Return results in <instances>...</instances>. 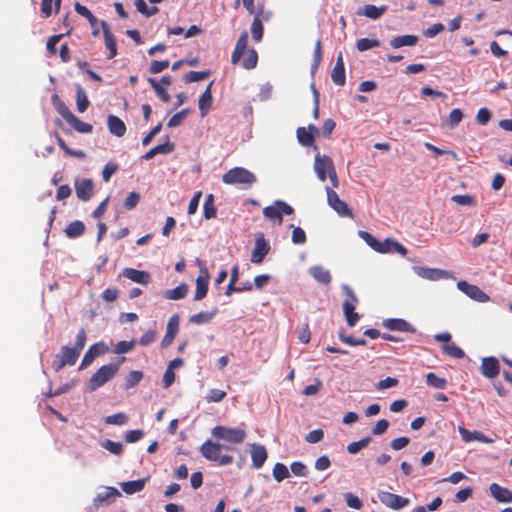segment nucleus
<instances>
[{"label": "nucleus", "mask_w": 512, "mask_h": 512, "mask_svg": "<svg viewBox=\"0 0 512 512\" xmlns=\"http://www.w3.org/2000/svg\"><path fill=\"white\" fill-rule=\"evenodd\" d=\"M359 236L378 253H398L402 256L407 254V249L394 239L387 238L384 241H379L367 231H359Z\"/></svg>", "instance_id": "f257e3e1"}, {"label": "nucleus", "mask_w": 512, "mask_h": 512, "mask_svg": "<svg viewBox=\"0 0 512 512\" xmlns=\"http://www.w3.org/2000/svg\"><path fill=\"white\" fill-rule=\"evenodd\" d=\"M222 449L232 450L231 446L222 445L211 440L205 441L200 447L201 455L208 461L216 462L219 466H227L233 463L234 457L228 454H221Z\"/></svg>", "instance_id": "f03ea898"}, {"label": "nucleus", "mask_w": 512, "mask_h": 512, "mask_svg": "<svg viewBox=\"0 0 512 512\" xmlns=\"http://www.w3.org/2000/svg\"><path fill=\"white\" fill-rule=\"evenodd\" d=\"M222 182L227 185H239L249 188L257 182L256 175L244 167H234L222 175Z\"/></svg>", "instance_id": "7ed1b4c3"}, {"label": "nucleus", "mask_w": 512, "mask_h": 512, "mask_svg": "<svg viewBox=\"0 0 512 512\" xmlns=\"http://www.w3.org/2000/svg\"><path fill=\"white\" fill-rule=\"evenodd\" d=\"M314 170L320 181H325L328 177L333 188H337L339 186L337 173L331 157L316 154Z\"/></svg>", "instance_id": "20e7f679"}, {"label": "nucleus", "mask_w": 512, "mask_h": 512, "mask_svg": "<svg viewBox=\"0 0 512 512\" xmlns=\"http://www.w3.org/2000/svg\"><path fill=\"white\" fill-rule=\"evenodd\" d=\"M120 364L110 363L101 366L89 379L87 387L89 391H95L111 380L119 371Z\"/></svg>", "instance_id": "39448f33"}, {"label": "nucleus", "mask_w": 512, "mask_h": 512, "mask_svg": "<svg viewBox=\"0 0 512 512\" xmlns=\"http://www.w3.org/2000/svg\"><path fill=\"white\" fill-rule=\"evenodd\" d=\"M211 434L219 440H223L232 445L242 444L246 439V431L242 428H230L226 426H215Z\"/></svg>", "instance_id": "423d86ee"}, {"label": "nucleus", "mask_w": 512, "mask_h": 512, "mask_svg": "<svg viewBox=\"0 0 512 512\" xmlns=\"http://www.w3.org/2000/svg\"><path fill=\"white\" fill-rule=\"evenodd\" d=\"M293 212L294 209L292 206L282 200H276L272 205L263 209V215L267 219L277 221L279 224H281L283 221V214L291 215Z\"/></svg>", "instance_id": "0eeeda50"}, {"label": "nucleus", "mask_w": 512, "mask_h": 512, "mask_svg": "<svg viewBox=\"0 0 512 512\" xmlns=\"http://www.w3.org/2000/svg\"><path fill=\"white\" fill-rule=\"evenodd\" d=\"M80 355V352L75 348L68 346L62 347L61 354L56 355L52 362V367L56 372H59L65 365H74Z\"/></svg>", "instance_id": "6e6552de"}, {"label": "nucleus", "mask_w": 512, "mask_h": 512, "mask_svg": "<svg viewBox=\"0 0 512 512\" xmlns=\"http://www.w3.org/2000/svg\"><path fill=\"white\" fill-rule=\"evenodd\" d=\"M327 202L329 206L342 217H353L352 210L342 201L338 194L330 187H326Z\"/></svg>", "instance_id": "1a4fd4ad"}, {"label": "nucleus", "mask_w": 512, "mask_h": 512, "mask_svg": "<svg viewBox=\"0 0 512 512\" xmlns=\"http://www.w3.org/2000/svg\"><path fill=\"white\" fill-rule=\"evenodd\" d=\"M378 498L383 505L392 510H400L410 503L408 498L387 491H379Z\"/></svg>", "instance_id": "9d476101"}, {"label": "nucleus", "mask_w": 512, "mask_h": 512, "mask_svg": "<svg viewBox=\"0 0 512 512\" xmlns=\"http://www.w3.org/2000/svg\"><path fill=\"white\" fill-rule=\"evenodd\" d=\"M457 288L467 295L469 298L485 303L489 301V296L483 292L478 286L468 283L467 281L461 280L457 283Z\"/></svg>", "instance_id": "9b49d317"}, {"label": "nucleus", "mask_w": 512, "mask_h": 512, "mask_svg": "<svg viewBox=\"0 0 512 512\" xmlns=\"http://www.w3.org/2000/svg\"><path fill=\"white\" fill-rule=\"evenodd\" d=\"M209 272L206 267L200 268V275L196 279V291L194 294V300L200 301L206 297L209 285Z\"/></svg>", "instance_id": "f8f14e48"}, {"label": "nucleus", "mask_w": 512, "mask_h": 512, "mask_svg": "<svg viewBox=\"0 0 512 512\" xmlns=\"http://www.w3.org/2000/svg\"><path fill=\"white\" fill-rule=\"evenodd\" d=\"M108 351V347L103 342H97L89 347L84 354L80 364V369H84L92 364L97 356L103 355Z\"/></svg>", "instance_id": "ddd939ff"}, {"label": "nucleus", "mask_w": 512, "mask_h": 512, "mask_svg": "<svg viewBox=\"0 0 512 512\" xmlns=\"http://www.w3.org/2000/svg\"><path fill=\"white\" fill-rule=\"evenodd\" d=\"M179 322H180V318L177 314L170 317V319L167 323L166 333L161 340L162 348H167L168 346H170L172 344V342L179 330Z\"/></svg>", "instance_id": "4468645a"}, {"label": "nucleus", "mask_w": 512, "mask_h": 512, "mask_svg": "<svg viewBox=\"0 0 512 512\" xmlns=\"http://www.w3.org/2000/svg\"><path fill=\"white\" fill-rule=\"evenodd\" d=\"M480 371L481 374L488 379L495 378L500 372L499 361L493 356L484 357L482 359Z\"/></svg>", "instance_id": "2eb2a0df"}, {"label": "nucleus", "mask_w": 512, "mask_h": 512, "mask_svg": "<svg viewBox=\"0 0 512 512\" xmlns=\"http://www.w3.org/2000/svg\"><path fill=\"white\" fill-rule=\"evenodd\" d=\"M75 191L81 201H88L93 196V182L89 178L76 179Z\"/></svg>", "instance_id": "dca6fc26"}, {"label": "nucleus", "mask_w": 512, "mask_h": 512, "mask_svg": "<svg viewBox=\"0 0 512 512\" xmlns=\"http://www.w3.org/2000/svg\"><path fill=\"white\" fill-rule=\"evenodd\" d=\"M382 326L390 331L415 333V327L408 321L400 318H390L383 321Z\"/></svg>", "instance_id": "f3484780"}, {"label": "nucleus", "mask_w": 512, "mask_h": 512, "mask_svg": "<svg viewBox=\"0 0 512 512\" xmlns=\"http://www.w3.org/2000/svg\"><path fill=\"white\" fill-rule=\"evenodd\" d=\"M318 132V128L313 124L308 125L307 129L305 127H299L296 131L297 139L301 145L310 147L314 144L315 134Z\"/></svg>", "instance_id": "a211bd4d"}, {"label": "nucleus", "mask_w": 512, "mask_h": 512, "mask_svg": "<svg viewBox=\"0 0 512 512\" xmlns=\"http://www.w3.org/2000/svg\"><path fill=\"white\" fill-rule=\"evenodd\" d=\"M250 453L253 467L256 469L261 468L268 457L266 448L260 444H251Z\"/></svg>", "instance_id": "6ab92c4d"}, {"label": "nucleus", "mask_w": 512, "mask_h": 512, "mask_svg": "<svg viewBox=\"0 0 512 512\" xmlns=\"http://www.w3.org/2000/svg\"><path fill=\"white\" fill-rule=\"evenodd\" d=\"M122 275L135 283L143 285H147L151 279V276L148 272L134 268L123 269Z\"/></svg>", "instance_id": "aec40b11"}, {"label": "nucleus", "mask_w": 512, "mask_h": 512, "mask_svg": "<svg viewBox=\"0 0 512 512\" xmlns=\"http://www.w3.org/2000/svg\"><path fill=\"white\" fill-rule=\"evenodd\" d=\"M269 249L270 247L263 237L257 238L251 256V262L255 264L262 263L263 259L268 254Z\"/></svg>", "instance_id": "412c9836"}, {"label": "nucleus", "mask_w": 512, "mask_h": 512, "mask_svg": "<svg viewBox=\"0 0 512 512\" xmlns=\"http://www.w3.org/2000/svg\"><path fill=\"white\" fill-rule=\"evenodd\" d=\"M101 26L103 29V36L105 40V46L109 50L108 59H112L117 55V43L110 31V27L108 23L104 20L101 21Z\"/></svg>", "instance_id": "4be33fe9"}, {"label": "nucleus", "mask_w": 512, "mask_h": 512, "mask_svg": "<svg viewBox=\"0 0 512 512\" xmlns=\"http://www.w3.org/2000/svg\"><path fill=\"white\" fill-rule=\"evenodd\" d=\"M331 78L334 84L343 86L346 81L345 67L343 62V56L340 52L337 56L335 66L333 67Z\"/></svg>", "instance_id": "5701e85b"}, {"label": "nucleus", "mask_w": 512, "mask_h": 512, "mask_svg": "<svg viewBox=\"0 0 512 512\" xmlns=\"http://www.w3.org/2000/svg\"><path fill=\"white\" fill-rule=\"evenodd\" d=\"M121 493L115 487H106L105 493H99L93 499V506L95 509L107 504L110 500L120 497Z\"/></svg>", "instance_id": "b1692460"}, {"label": "nucleus", "mask_w": 512, "mask_h": 512, "mask_svg": "<svg viewBox=\"0 0 512 512\" xmlns=\"http://www.w3.org/2000/svg\"><path fill=\"white\" fill-rule=\"evenodd\" d=\"M387 11V6L382 5L377 7L373 4H367L364 7L358 9L357 15L365 16L372 20L379 19Z\"/></svg>", "instance_id": "393cba45"}, {"label": "nucleus", "mask_w": 512, "mask_h": 512, "mask_svg": "<svg viewBox=\"0 0 512 512\" xmlns=\"http://www.w3.org/2000/svg\"><path fill=\"white\" fill-rule=\"evenodd\" d=\"M458 431L464 442L479 441L482 443H492L493 439L488 438L480 431H469L464 427H458Z\"/></svg>", "instance_id": "a878e982"}, {"label": "nucleus", "mask_w": 512, "mask_h": 512, "mask_svg": "<svg viewBox=\"0 0 512 512\" xmlns=\"http://www.w3.org/2000/svg\"><path fill=\"white\" fill-rule=\"evenodd\" d=\"M491 495L498 501L504 503L512 502V491L508 488L502 487L497 483H492L489 487Z\"/></svg>", "instance_id": "bb28decb"}, {"label": "nucleus", "mask_w": 512, "mask_h": 512, "mask_svg": "<svg viewBox=\"0 0 512 512\" xmlns=\"http://www.w3.org/2000/svg\"><path fill=\"white\" fill-rule=\"evenodd\" d=\"M247 43H248V33L246 31H244L238 38L235 48H234V51H233V54H232V57H231V62L233 65L237 64L240 61L241 57L243 56V54L247 48Z\"/></svg>", "instance_id": "cd10ccee"}, {"label": "nucleus", "mask_w": 512, "mask_h": 512, "mask_svg": "<svg viewBox=\"0 0 512 512\" xmlns=\"http://www.w3.org/2000/svg\"><path fill=\"white\" fill-rule=\"evenodd\" d=\"M109 132L116 137L124 136L126 132L125 123L115 115H109L107 119Z\"/></svg>", "instance_id": "c85d7f7f"}, {"label": "nucleus", "mask_w": 512, "mask_h": 512, "mask_svg": "<svg viewBox=\"0 0 512 512\" xmlns=\"http://www.w3.org/2000/svg\"><path fill=\"white\" fill-rule=\"evenodd\" d=\"M212 85H213V82H211L206 87V89L204 90V92L202 93V95L200 96V98L198 100V106H199L202 116H205L207 114V112L209 111V109L211 108V105H212V100H213Z\"/></svg>", "instance_id": "c756f323"}, {"label": "nucleus", "mask_w": 512, "mask_h": 512, "mask_svg": "<svg viewBox=\"0 0 512 512\" xmlns=\"http://www.w3.org/2000/svg\"><path fill=\"white\" fill-rule=\"evenodd\" d=\"M175 149V145L170 141H166L163 144H158L151 148L148 152L143 155L145 160H150L154 158L157 154H169L173 152Z\"/></svg>", "instance_id": "7c9ffc66"}, {"label": "nucleus", "mask_w": 512, "mask_h": 512, "mask_svg": "<svg viewBox=\"0 0 512 512\" xmlns=\"http://www.w3.org/2000/svg\"><path fill=\"white\" fill-rule=\"evenodd\" d=\"M309 274L320 284L328 285L331 282L330 272L322 266L316 265L309 269Z\"/></svg>", "instance_id": "2f4dec72"}, {"label": "nucleus", "mask_w": 512, "mask_h": 512, "mask_svg": "<svg viewBox=\"0 0 512 512\" xmlns=\"http://www.w3.org/2000/svg\"><path fill=\"white\" fill-rule=\"evenodd\" d=\"M418 40L419 38L416 35H401L391 39L390 45L392 48L398 49L403 46H414Z\"/></svg>", "instance_id": "473e14b6"}, {"label": "nucleus", "mask_w": 512, "mask_h": 512, "mask_svg": "<svg viewBox=\"0 0 512 512\" xmlns=\"http://www.w3.org/2000/svg\"><path fill=\"white\" fill-rule=\"evenodd\" d=\"M147 480L148 478L138 479L134 481H126L120 483V486L126 494L131 495L142 491L145 487Z\"/></svg>", "instance_id": "72a5a7b5"}, {"label": "nucleus", "mask_w": 512, "mask_h": 512, "mask_svg": "<svg viewBox=\"0 0 512 512\" xmlns=\"http://www.w3.org/2000/svg\"><path fill=\"white\" fill-rule=\"evenodd\" d=\"M85 232V224L80 220H75L67 225L65 234L68 238L73 239L80 237Z\"/></svg>", "instance_id": "f704fd0d"}, {"label": "nucleus", "mask_w": 512, "mask_h": 512, "mask_svg": "<svg viewBox=\"0 0 512 512\" xmlns=\"http://www.w3.org/2000/svg\"><path fill=\"white\" fill-rule=\"evenodd\" d=\"M188 294V285L181 283L174 289L166 290L163 294L164 298L169 300H180L186 297Z\"/></svg>", "instance_id": "c9c22d12"}, {"label": "nucleus", "mask_w": 512, "mask_h": 512, "mask_svg": "<svg viewBox=\"0 0 512 512\" xmlns=\"http://www.w3.org/2000/svg\"><path fill=\"white\" fill-rule=\"evenodd\" d=\"M416 272L420 277L433 281L442 278L445 274L444 270L426 267H417Z\"/></svg>", "instance_id": "e433bc0d"}, {"label": "nucleus", "mask_w": 512, "mask_h": 512, "mask_svg": "<svg viewBox=\"0 0 512 512\" xmlns=\"http://www.w3.org/2000/svg\"><path fill=\"white\" fill-rule=\"evenodd\" d=\"M89 104L90 102L85 89L81 85H76V106L78 112H85Z\"/></svg>", "instance_id": "4c0bfd02"}, {"label": "nucleus", "mask_w": 512, "mask_h": 512, "mask_svg": "<svg viewBox=\"0 0 512 512\" xmlns=\"http://www.w3.org/2000/svg\"><path fill=\"white\" fill-rule=\"evenodd\" d=\"M52 104L55 110L66 120V122L70 119L73 113L67 107V105L60 99L57 94H53L51 97Z\"/></svg>", "instance_id": "58836bf2"}, {"label": "nucleus", "mask_w": 512, "mask_h": 512, "mask_svg": "<svg viewBox=\"0 0 512 512\" xmlns=\"http://www.w3.org/2000/svg\"><path fill=\"white\" fill-rule=\"evenodd\" d=\"M55 137H56L58 146L63 150L65 155L79 158V159H84L86 157V153L84 151L73 150V149L69 148L67 146V144L65 143L64 139L59 135L58 132L55 133Z\"/></svg>", "instance_id": "ea45409f"}, {"label": "nucleus", "mask_w": 512, "mask_h": 512, "mask_svg": "<svg viewBox=\"0 0 512 512\" xmlns=\"http://www.w3.org/2000/svg\"><path fill=\"white\" fill-rule=\"evenodd\" d=\"M355 307L356 306H352V304L350 303H343L344 316L346 318L348 326L350 327L355 326L360 319L359 314L355 312Z\"/></svg>", "instance_id": "a19ab883"}, {"label": "nucleus", "mask_w": 512, "mask_h": 512, "mask_svg": "<svg viewBox=\"0 0 512 512\" xmlns=\"http://www.w3.org/2000/svg\"><path fill=\"white\" fill-rule=\"evenodd\" d=\"M216 313H217V308H214L211 312L202 311V312L192 315L190 317L189 321L191 323L197 324V325L209 323L214 318Z\"/></svg>", "instance_id": "79ce46f5"}, {"label": "nucleus", "mask_w": 512, "mask_h": 512, "mask_svg": "<svg viewBox=\"0 0 512 512\" xmlns=\"http://www.w3.org/2000/svg\"><path fill=\"white\" fill-rule=\"evenodd\" d=\"M67 123L79 133H91L93 130V126L91 124L83 122L74 114L70 117Z\"/></svg>", "instance_id": "37998d69"}, {"label": "nucleus", "mask_w": 512, "mask_h": 512, "mask_svg": "<svg viewBox=\"0 0 512 512\" xmlns=\"http://www.w3.org/2000/svg\"><path fill=\"white\" fill-rule=\"evenodd\" d=\"M261 12L262 11H258L255 14L252 25H251V33H252V37L255 41H260L263 37L264 28H263L262 21L260 19Z\"/></svg>", "instance_id": "c03bdc74"}, {"label": "nucleus", "mask_w": 512, "mask_h": 512, "mask_svg": "<svg viewBox=\"0 0 512 512\" xmlns=\"http://www.w3.org/2000/svg\"><path fill=\"white\" fill-rule=\"evenodd\" d=\"M442 351L445 355L455 359H462L465 356L464 351L459 346L452 342L443 344Z\"/></svg>", "instance_id": "a18cd8bd"}, {"label": "nucleus", "mask_w": 512, "mask_h": 512, "mask_svg": "<svg viewBox=\"0 0 512 512\" xmlns=\"http://www.w3.org/2000/svg\"><path fill=\"white\" fill-rule=\"evenodd\" d=\"M216 207L214 203V196L209 194L206 196L203 204V214L206 219H212L216 216Z\"/></svg>", "instance_id": "49530a36"}, {"label": "nucleus", "mask_w": 512, "mask_h": 512, "mask_svg": "<svg viewBox=\"0 0 512 512\" xmlns=\"http://www.w3.org/2000/svg\"><path fill=\"white\" fill-rule=\"evenodd\" d=\"M149 84L156 92L157 96L165 103L170 102L171 97L169 93L166 91L165 87L161 85V83H158V81L154 78L148 79Z\"/></svg>", "instance_id": "de8ad7c7"}, {"label": "nucleus", "mask_w": 512, "mask_h": 512, "mask_svg": "<svg viewBox=\"0 0 512 512\" xmlns=\"http://www.w3.org/2000/svg\"><path fill=\"white\" fill-rule=\"evenodd\" d=\"M426 382L429 386L436 389H445L447 381L445 378L437 376L435 373L430 372L426 375Z\"/></svg>", "instance_id": "09e8293b"}, {"label": "nucleus", "mask_w": 512, "mask_h": 512, "mask_svg": "<svg viewBox=\"0 0 512 512\" xmlns=\"http://www.w3.org/2000/svg\"><path fill=\"white\" fill-rule=\"evenodd\" d=\"M74 9L79 15L86 18L90 25H96L98 23V19L91 13V11L86 6L80 4L79 2H76Z\"/></svg>", "instance_id": "8fccbe9b"}, {"label": "nucleus", "mask_w": 512, "mask_h": 512, "mask_svg": "<svg viewBox=\"0 0 512 512\" xmlns=\"http://www.w3.org/2000/svg\"><path fill=\"white\" fill-rule=\"evenodd\" d=\"M380 44V41L377 39L361 38L357 40L356 48L358 51L363 52L375 47H379Z\"/></svg>", "instance_id": "3c124183"}, {"label": "nucleus", "mask_w": 512, "mask_h": 512, "mask_svg": "<svg viewBox=\"0 0 512 512\" xmlns=\"http://www.w3.org/2000/svg\"><path fill=\"white\" fill-rule=\"evenodd\" d=\"M272 475L277 482H281L289 477V470L283 463H276L272 470Z\"/></svg>", "instance_id": "603ef678"}, {"label": "nucleus", "mask_w": 512, "mask_h": 512, "mask_svg": "<svg viewBox=\"0 0 512 512\" xmlns=\"http://www.w3.org/2000/svg\"><path fill=\"white\" fill-rule=\"evenodd\" d=\"M136 341L134 339L130 341H119L113 347V353L124 354L132 351L135 348Z\"/></svg>", "instance_id": "864d4df0"}, {"label": "nucleus", "mask_w": 512, "mask_h": 512, "mask_svg": "<svg viewBox=\"0 0 512 512\" xmlns=\"http://www.w3.org/2000/svg\"><path fill=\"white\" fill-rule=\"evenodd\" d=\"M143 372L139 370H133L131 371L125 380V388L131 389L135 387L142 379H143Z\"/></svg>", "instance_id": "5fc2aeb1"}, {"label": "nucleus", "mask_w": 512, "mask_h": 512, "mask_svg": "<svg viewBox=\"0 0 512 512\" xmlns=\"http://www.w3.org/2000/svg\"><path fill=\"white\" fill-rule=\"evenodd\" d=\"M257 62H258L257 52L254 49H250V50H248L245 58L243 59L242 67L247 70L253 69L256 67Z\"/></svg>", "instance_id": "6e6d98bb"}, {"label": "nucleus", "mask_w": 512, "mask_h": 512, "mask_svg": "<svg viewBox=\"0 0 512 512\" xmlns=\"http://www.w3.org/2000/svg\"><path fill=\"white\" fill-rule=\"evenodd\" d=\"M210 75V71H189L184 76V81L186 83L199 82L205 80Z\"/></svg>", "instance_id": "4d7b16f0"}, {"label": "nucleus", "mask_w": 512, "mask_h": 512, "mask_svg": "<svg viewBox=\"0 0 512 512\" xmlns=\"http://www.w3.org/2000/svg\"><path fill=\"white\" fill-rule=\"evenodd\" d=\"M370 442H371V437H364V438L360 439L359 441L352 442V443L348 444L347 451L350 454H356L361 449L367 447Z\"/></svg>", "instance_id": "13d9d810"}, {"label": "nucleus", "mask_w": 512, "mask_h": 512, "mask_svg": "<svg viewBox=\"0 0 512 512\" xmlns=\"http://www.w3.org/2000/svg\"><path fill=\"white\" fill-rule=\"evenodd\" d=\"M102 447L114 455H121L123 453V444L112 440H105Z\"/></svg>", "instance_id": "bf43d9fd"}, {"label": "nucleus", "mask_w": 512, "mask_h": 512, "mask_svg": "<svg viewBox=\"0 0 512 512\" xmlns=\"http://www.w3.org/2000/svg\"><path fill=\"white\" fill-rule=\"evenodd\" d=\"M127 421H128V416L123 412H119V413L107 416L105 418V423L110 424V425H124L127 423Z\"/></svg>", "instance_id": "052dcab7"}, {"label": "nucleus", "mask_w": 512, "mask_h": 512, "mask_svg": "<svg viewBox=\"0 0 512 512\" xmlns=\"http://www.w3.org/2000/svg\"><path fill=\"white\" fill-rule=\"evenodd\" d=\"M290 469L295 476L306 477L308 475V469L306 465L300 461L292 462Z\"/></svg>", "instance_id": "680f3d73"}, {"label": "nucleus", "mask_w": 512, "mask_h": 512, "mask_svg": "<svg viewBox=\"0 0 512 512\" xmlns=\"http://www.w3.org/2000/svg\"><path fill=\"white\" fill-rule=\"evenodd\" d=\"M187 113H188V109H183V110L177 112L176 114H174L169 119V121L167 123L168 127L172 128V127H177V126L181 125V123L185 119Z\"/></svg>", "instance_id": "e2e57ef3"}, {"label": "nucleus", "mask_w": 512, "mask_h": 512, "mask_svg": "<svg viewBox=\"0 0 512 512\" xmlns=\"http://www.w3.org/2000/svg\"><path fill=\"white\" fill-rule=\"evenodd\" d=\"M144 437V431L141 429L129 430L125 433L124 439L127 443H135Z\"/></svg>", "instance_id": "0e129e2a"}, {"label": "nucleus", "mask_w": 512, "mask_h": 512, "mask_svg": "<svg viewBox=\"0 0 512 512\" xmlns=\"http://www.w3.org/2000/svg\"><path fill=\"white\" fill-rule=\"evenodd\" d=\"M492 117V114L488 108H480L476 115V121L480 125H486Z\"/></svg>", "instance_id": "69168bd1"}, {"label": "nucleus", "mask_w": 512, "mask_h": 512, "mask_svg": "<svg viewBox=\"0 0 512 512\" xmlns=\"http://www.w3.org/2000/svg\"><path fill=\"white\" fill-rule=\"evenodd\" d=\"M118 170V165L113 162H108L102 170V178L104 182H109L111 176Z\"/></svg>", "instance_id": "338daca9"}, {"label": "nucleus", "mask_w": 512, "mask_h": 512, "mask_svg": "<svg viewBox=\"0 0 512 512\" xmlns=\"http://www.w3.org/2000/svg\"><path fill=\"white\" fill-rule=\"evenodd\" d=\"M292 242L296 245L304 244L306 242V233L300 227H294L292 231Z\"/></svg>", "instance_id": "774afa93"}]
</instances>
